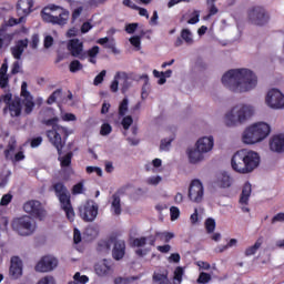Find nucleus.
<instances>
[{"instance_id": "obj_56", "label": "nucleus", "mask_w": 284, "mask_h": 284, "mask_svg": "<svg viewBox=\"0 0 284 284\" xmlns=\"http://www.w3.org/2000/svg\"><path fill=\"white\" fill-rule=\"evenodd\" d=\"M163 179L160 175L151 176L146 180L148 185H159Z\"/></svg>"}, {"instance_id": "obj_13", "label": "nucleus", "mask_w": 284, "mask_h": 284, "mask_svg": "<svg viewBox=\"0 0 284 284\" xmlns=\"http://www.w3.org/2000/svg\"><path fill=\"white\" fill-rule=\"evenodd\" d=\"M23 210L27 212V214H31L34 219H39L40 221L45 219V210H43V206L39 201L33 200L24 203Z\"/></svg>"}, {"instance_id": "obj_39", "label": "nucleus", "mask_w": 284, "mask_h": 284, "mask_svg": "<svg viewBox=\"0 0 284 284\" xmlns=\"http://www.w3.org/2000/svg\"><path fill=\"white\" fill-rule=\"evenodd\" d=\"M145 32H142L141 36H133L129 39L131 45L135 48V50H141V37H143Z\"/></svg>"}, {"instance_id": "obj_23", "label": "nucleus", "mask_w": 284, "mask_h": 284, "mask_svg": "<svg viewBox=\"0 0 284 284\" xmlns=\"http://www.w3.org/2000/svg\"><path fill=\"white\" fill-rule=\"evenodd\" d=\"M34 0H19L17 3V12L19 17H28L32 12Z\"/></svg>"}, {"instance_id": "obj_37", "label": "nucleus", "mask_w": 284, "mask_h": 284, "mask_svg": "<svg viewBox=\"0 0 284 284\" xmlns=\"http://www.w3.org/2000/svg\"><path fill=\"white\" fill-rule=\"evenodd\" d=\"M55 196H60L61 194H68V187L63 182H57L55 184L52 185Z\"/></svg>"}, {"instance_id": "obj_5", "label": "nucleus", "mask_w": 284, "mask_h": 284, "mask_svg": "<svg viewBox=\"0 0 284 284\" xmlns=\"http://www.w3.org/2000/svg\"><path fill=\"white\" fill-rule=\"evenodd\" d=\"M272 128L270 124L265 122H257L244 130L242 141L245 145H254L256 143H261V141H265V139L270 136Z\"/></svg>"}, {"instance_id": "obj_64", "label": "nucleus", "mask_w": 284, "mask_h": 284, "mask_svg": "<svg viewBox=\"0 0 284 284\" xmlns=\"http://www.w3.org/2000/svg\"><path fill=\"white\" fill-rule=\"evenodd\" d=\"M38 284H54V278L53 277H44L41 278Z\"/></svg>"}, {"instance_id": "obj_33", "label": "nucleus", "mask_w": 284, "mask_h": 284, "mask_svg": "<svg viewBox=\"0 0 284 284\" xmlns=\"http://www.w3.org/2000/svg\"><path fill=\"white\" fill-rule=\"evenodd\" d=\"M216 1L217 0H206L209 14L204 18L205 20L210 19V17H214V14H219V8L214 4Z\"/></svg>"}, {"instance_id": "obj_18", "label": "nucleus", "mask_w": 284, "mask_h": 284, "mask_svg": "<svg viewBox=\"0 0 284 284\" xmlns=\"http://www.w3.org/2000/svg\"><path fill=\"white\" fill-rule=\"evenodd\" d=\"M62 210H64L67 219L69 221H74V209L72 207V202L70 201V193H64L58 196Z\"/></svg>"}, {"instance_id": "obj_62", "label": "nucleus", "mask_w": 284, "mask_h": 284, "mask_svg": "<svg viewBox=\"0 0 284 284\" xmlns=\"http://www.w3.org/2000/svg\"><path fill=\"white\" fill-rule=\"evenodd\" d=\"M62 121H75L77 115L74 113H64L61 115Z\"/></svg>"}, {"instance_id": "obj_34", "label": "nucleus", "mask_w": 284, "mask_h": 284, "mask_svg": "<svg viewBox=\"0 0 284 284\" xmlns=\"http://www.w3.org/2000/svg\"><path fill=\"white\" fill-rule=\"evenodd\" d=\"M153 281L159 284H170V280L168 278V271L163 273H154Z\"/></svg>"}, {"instance_id": "obj_27", "label": "nucleus", "mask_w": 284, "mask_h": 284, "mask_svg": "<svg viewBox=\"0 0 284 284\" xmlns=\"http://www.w3.org/2000/svg\"><path fill=\"white\" fill-rule=\"evenodd\" d=\"M68 50L71 52L72 57H81V52H83V42H80L79 39H72L68 43Z\"/></svg>"}, {"instance_id": "obj_54", "label": "nucleus", "mask_w": 284, "mask_h": 284, "mask_svg": "<svg viewBox=\"0 0 284 284\" xmlns=\"http://www.w3.org/2000/svg\"><path fill=\"white\" fill-rule=\"evenodd\" d=\"M172 77V70H166L165 72H162V78L158 81L159 85H164L166 82V79H170Z\"/></svg>"}, {"instance_id": "obj_24", "label": "nucleus", "mask_w": 284, "mask_h": 284, "mask_svg": "<svg viewBox=\"0 0 284 284\" xmlns=\"http://www.w3.org/2000/svg\"><path fill=\"white\" fill-rule=\"evenodd\" d=\"M21 99L16 98L12 100V102L9 105H6L3 109V113L7 114L9 112L10 116H21Z\"/></svg>"}, {"instance_id": "obj_51", "label": "nucleus", "mask_w": 284, "mask_h": 284, "mask_svg": "<svg viewBox=\"0 0 284 284\" xmlns=\"http://www.w3.org/2000/svg\"><path fill=\"white\" fill-rule=\"evenodd\" d=\"M148 243V237H136L135 240H133V245L135 247H145Z\"/></svg>"}, {"instance_id": "obj_26", "label": "nucleus", "mask_w": 284, "mask_h": 284, "mask_svg": "<svg viewBox=\"0 0 284 284\" xmlns=\"http://www.w3.org/2000/svg\"><path fill=\"white\" fill-rule=\"evenodd\" d=\"M26 48H28V39L19 40L14 47L11 48V54L18 61L21 60L23 52H26Z\"/></svg>"}, {"instance_id": "obj_50", "label": "nucleus", "mask_w": 284, "mask_h": 284, "mask_svg": "<svg viewBox=\"0 0 284 284\" xmlns=\"http://www.w3.org/2000/svg\"><path fill=\"white\" fill-rule=\"evenodd\" d=\"M209 281H212V275H210L205 272L200 273V276L197 278V283L205 284Z\"/></svg>"}, {"instance_id": "obj_38", "label": "nucleus", "mask_w": 284, "mask_h": 284, "mask_svg": "<svg viewBox=\"0 0 284 284\" xmlns=\"http://www.w3.org/2000/svg\"><path fill=\"white\" fill-rule=\"evenodd\" d=\"M62 94H63L62 89H58L53 91L52 94L47 100L48 105H52V103H57V99H61Z\"/></svg>"}, {"instance_id": "obj_40", "label": "nucleus", "mask_w": 284, "mask_h": 284, "mask_svg": "<svg viewBox=\"0 0 284 284\" xmlns=\"http://www.w3.org/2000/svg\"><path fill=\"white\" fill-rule=\"evenodd\" d=\"M108 48L113 54H115V57L121 54V50L116 48V42L113 40V38L108 39Z\"/></svg>"}, {"instance_id": "obj_30", "label": "nucleus", "mask_w": 284, "mask_h": 284, "mask_svg": "<svg viewBox=\"0 0 284 284\" xmlns=\"http://www.w3.org/2000/svg\"><path fill=\"white\" fill-rule=\"evenodd\" d=\"M250 196H252V184L245 183L240 197V205H247Z\"/></svg>"}, {"instance_id": "obj_42", "label": "nucleus", "mask_w": 284, "mask_h": 284, "mask_svg": "<svg viewBox=\"0 0 284 284\" xmlns=\"http://www.w3.org/2000/svg\"><path fill=\"white\" fill-rule=\"evenodd\" d=\"M73 281H75L77 284H85L88 283V281H90V277H88L87 275H81L80 272H77L73 275Z\"/></svg>"}, {"instance_id": "obj_36", "label": "nucleus", "mask_w": 284, "mask_h": 284, "mask_svg": "<svg viewBox=\"0 0 284 284\" xmlns=\"http://www.w3.org/2000/svg\"><path fill=\"white\" fill-rule=\"evenodd\" d=\"M84 236L92 241L99 236V229L97 226H88L84 231Z\"/></svg>"}, {"instance_id": "obj_15", "label": "nucleus", "mask_w": 284, "mask_h": 284, "mask_svg": "<svg viewBox=\"0 0 284 284\" xmlns=\"http://www.w3.org/2000/svg\"><path fill=\"white\" fill-rule=\"evenodd\" d=\"M21 97H23L22 105H24V113L32 114V110H34V98L28 91V82H22L21 84Z\"/></svg>"}, {"instance_id": "obj_47", "label": "nucleus", "mask_w": 284, "mask_h": 284, "mask_svg": "<svg viewBox=\"0 0 284 284\" xmlns=\"http://www.w3.org/2000/svg\"><path fill=\"white\" fill-rule=\"evenodd\" d=\"M132 136H128L126 141L131 145H139V139L136 138V128H132Z\"/></svg>"}, {"instance_id": "obj_12", "label": "nucleus", "mask_w": 284, "mask_h": 284, "mask_svg": "<svg viewBox=\"0 0 284 284\" xmlns=\"http://www.w3.org/2000/svg\"><path fill=\"white\" fill-rule=\"evenodd\" d=\"M266 104L273 110H283L284 94L278 89H272L267 92L265 98Z\"/></svg>"}, {"instance_id": "obj_29", "label": "nucleus", "mask_w": 284, "mask_h": 284, "mask_svg": "<svg viewBox=\"0 0 284 284\" xmlns=\"http://www.w3.org/2000/svg\"><path fill=\"white\" fill-rule=\"evenodd\" d=\"M94 272L97 276H100V277L108 276V260L103 258L102 261L95 263Z\"/></svg>"}, {"instance_id": "obj_63", "label": "nucleus", "mask_w": 284, "mask_h": 284, "mask_svg": "<svg viewBox=\"0 0 284 284\" xmlns=\"http://www.w3.org/2000/svg\"><path fill=\"white\" fill-rule=\"evenodd\" d=\"M20 70H21V63L19 61L13 62L11 74H19Z\"/></svg>"}, {"instance_id": "obj_6", "label": "nucleus", "mask_w": 284, "mask_h": 284, "mask_svg": "<svg viewBox=\"0 0 284 284\" xmlns=\"http://www.w3.org/2000/svg\"><path fill=\"white\" fill-rule=\"evenodd\" d=\"M41 17L42 20L45 21V23H52V26L63 27L68 23V20L70 19V11L52 4L51 7H45L42 9Z\"/></svg>"}, {"instance_id": "obj_31", "label": "nucleus", "mask_w": 284, "mask_h": 284, "mask_svg": "<svg viewBox=\"0 0 284 284\" xmlns=\"http://www.w3.org/2000/svg\"><path fill=\"white\" fill-rule=\"evenodd\" d=\"M219 187H231L232 178L227 173H222L217 179Z\"/></svg>"}, {"instance_id": "obj_57", "label": "nucleus", "mask_w": 284, "mask_h": 284, "mask_svg": "<svg viewBox=\"0 0 284 284\" xmlns=\"http://www.w3.org/2000/svg\"><path fill=\"white\" fill-rule=\"evenodd\" d=\"M11 202H12V194L8 193L2 196L0 201V205L2 206L10 205Z\"/></svg>"}, {"instance_id": "obj_52", "label": "nucleus", "mask_w": 284, "mask_h": 284, "mask_svg": "<svg viewBox=\"0 0 284 284\" xmlns=\"http://www.w3.org/2000/svg\"><path fill=\"white\" fill-rule=\"evenodd\" d=\"M105 74L106 71L102 70L95 78L93 81V85H101V83H103V79H105Z\"/></svg>"}, {"instance_id": "obj_58", "label": "nucleus", "mask_w": 284, "mask_h": 284, "mask_svg": "<svg viewBox=\"0 0 284 284\" xmlns=\"http://www.w3.org/2000/svg\"><path fill=\"white\" fill-rule=\"evenodd\" d=\"M133 122H134V120L130 115L123 118L122 125H123L124 130H130V125H132Z\"/></svg>"}, {"instance_id": "obj_2", "label": "nucleus", "mask_w": 284, "mask_h": 284, "mask_svg": "<svg viewBox=\"0 0 284 284\" xmlns=\"http://www.w3.org/2000/svg\"><path fill=\"white\" fill-rule=\"evenodd\" d=\"M45 125L51 126L52 130L47 131V136L50 141V143L53 144V146L57 149L58 152V161H60L61 168H70L72 165V156H74V153L70 151L64 156H61L63 154V148H65V141H68V136L70 134H73V130H69L65 126H61L59 124V118H52L47 120Z\"/></svg>"}, {"instance_id": "obj_3", "label": "nucleus", "mask_w": 284, "mask_h": 284, "mask_svg": "<svg viewBox=\"0 0 284 284\" xmlns=\"http://www.w3.org/2000/svg\"><path fill=\"white\" fill-rule=\"evenodd\" d=\"M260 164L261 155L247 149L237 151L231 160L232 169L239 172V174H250L254 172Z\"/></svg>"}, {"instance_id": "obj_43", "label": "nucleus", "mask_w": 284, "mask_h": 284, "mask_svg": "<svg viewBox=\"0 0 284 284\" xmlns=\"http://www.w3.org/2000/svg\"><path fill=\"white\" fill-rule=\"evenodd\" d=\"M69 70L70 72H73V73L79 72V70H83V64H81L79 60H73L69 65Z\"/></svg>"}, {"instance_id": "obj_10", "label": "nucleus", "mask_w": 284, "mask_h": 284, "mask_svg": "<svg viewBox=\"0 0 284 284\" xmlns=\"http://www.w3.org/2000/svg\"><path fill=\"white\" fill-rule=\"evenodd\" d=\"M205 196V189L203 183L199 180H193L189 186L187 197L192 203H202Z\"/></svg>"}, {"instance_id": "obj_48", "label": "nucleus", "mask_w": 284, "mask_h": 284, "mask_svg": "<svg viewBox=\"0 0 284 284\" xmlns=\"http://www.w3.org/2000/svg\"><path fill=\"white\" fill-rule=\"evenodd\" d=\"M19 23H26V17L20 16L19 19L17 18H10L8 20V26H10L12 28V26H19Z\"/></svg>"}, {"instance_id": "obj_20", "label": "nucleus", "mask_w": 284, "mask_h": 284, "mask_svg": "<svg viewBox=\"0 0 284 284\" xmlns=\"http://www.w3.org/2000/svg\"><path fill=\"white\" fill-rule=\"evenodd\" d=\"M195 146L204 154H207V152H212V150L214 149V136L210 135L199 139Z\"/></svg>"}, {"instance_id": "obj_45", "label": "nucleus", "mask_w": 284, "mask_h": 284, "mask_svg": "<svg viewBox=\"0 0 284 284\" xmlns=\"http://www.w3.org/2000/svg\"><path fill=\"white\" fill-rule=\"evenodd\" d=\"M172 139H163L160 144L161 152H168L172 145Z\"/></svg>"}, {"instance_id": "obj_9", "label": "nucleus", "mask_w": 284, "mask_h": 284, "mask_svg": "<svg viewBox=\"0 0 284 284\" xmlns=\"http://www.w3.org/2000/svg\"><path fill=\"white\" fill-rule=\"evenodd\" d=\"M79 214L85 223H92L99 215V205H97L94 201L89 200L84 205L79 207Z\"/></svg>"}, {"instance_id": "obj_21", "label": "nucleus", "mask_w": 284, "mask_h": 284, "mask_svg": "<svg viewBox=\"0 0 284 284\" xmlns=\"http://www.w3.org/2000/svg\"><path fill=\"white\" fill-rule=\"evenodd\" d=\"M111 216L119 219L123 214V206H121V194L114 193L111 196V206H110Z\"/></svg>"}, {"instance_id": "obj_17", "label": "nucleus", "mask_w": 284, "mask_h": 284, "mask_svg": "<svg viewBox=\"0 0 284 284\" xmlns=\"http://www.w3.org/2000/svg\"><path fill=\"white\" fill-rule=\"evenodd\" d=\"M59 265V260L54 256L47 255L36 265V272H52Z\"/></svg>"}, {"instance_id": "obj_19", "label": "nucleus", "mask_w": 284, "mask_h": 284, "mask_svg": "<svg viewBox=\"0 0 284 284\" xmlns=\"http://www.w3.org/2000/svg\"><path fill=\"white\" fill-rule=\"evenodd\" d=\"M271 152L276 154H283L284 152V134H275L270 139L268 142Z\"/></svg>"}, {"instance_id": "obj_1", "label": "nucleus", "mask_w": 284, "mask_h": 284, "mask_svg": "<svg viewBox=\"0 0 284 284\" xmlns=\"http://www.w3.org/2000/svg\"><path fill=\"white\" fill-rule=\"evenodd\" d=\"M222 85L235 94H245L256 90L258 77L247 68L231 69L223 74Z\"/></svg>"}, {"instance_id": "obj_22", "label": "nucleus", "mask_w": 284, "mask_h": 284, "mask_svg": "<svg viewBox=\"0 0 284 284\" xmlns=\"http://www.w3.org/2000/svg\"><path fill=\"white\" fill-rule=\"evenodd\" d=\"M183 43H186V45H192L194 43V34H192V31L190 29H182L180 37L175 40V48H181Z\"/></svg>"}, {"instance_id": "obj_53", "label": "nucleus", "mask_w": 284, "mask_h": 284, "mask_svg": "<svg viewBox=\"0 0 284 284\" xmlns=\"http://www.w3.org/2000/svg\"><path fill=\"white\" fill-rule=\"evenodd\" d=\"M158 236H160V239L164 240L165 243H170V241H172V239H174V233L162 232V233H158Z\"/></svg>"}, {"instance_id": "obj_46", "label": "nucleus", "mask_w": 284, "mask_h": 284, "mask_svg": "<svg viewBox=\"0 0 284 284\" xmlns=\"http://www.w3.org/2000/svg\"><path fill=\"white\" fill-rule=\"evenodd\" d=\"M128 103H129L128 98H124L119 108L120 116H125V114L128 112Z\"/></svg>"}, {"instance_id": "obj_7", "label": "nucleus", "mask_w": 284, "mask_h": 284, "mask_svg": "<svg viewBox=\"0 0 284 284\" xmlns=\"http://www.w3.org/2000/svg\"><path fill=\"white\" fill-rule=\"evenodd\" d=\"M12 230L18 232L20 236H32L37 230V222L32 217L24 215L22 217H17L12 222Z\"/></svg>"}, {"instance_id": "obj_41", "label": "nucleus", "mask_w": 284, "mask_h": 284, "mask_svg": "<svg viewBox=\"0 0 284 284\" xmlns=\"http://www.w3.org/2000/svg\"><path fill=\"white\" fill-rule=\"evenodd\" d=\"M173 281H174V284H180L181 281H183V268L181 266H178L175 268Z\"/></svg>"}, {"instance_id": "obj_32", "label": "nucleus", "mask_w": 284, "mask_h": 284, "mask_svg": "<svg viewBox=\"0 0 284 284\" xmlns=\"http://www.w3.org/2000/svg\"><path fill=\"white\" fill-rule=\"evenodd\" d=\"M261 245H263V237H260L253 246L245 250V256H254V254H256L261 248Z\"/></svg>"}, {"instance_id": "obj_14", "label": "nucleus", "mask_w": 284, "mask_h": 284, "mask_svg": "<svg viewBox=\"0 0 284 284\" xmlns=\"http://www.w3.org/2000/svg\"><path fill=\"white\" fill-rule=\"evenodd\" d=\"M122 82L121 92L125 94L130 89V81L128 80V73L125 72H116L114 79L110 85L111 92H119V83Z\"/></svg>"}, {"instance_id": "obj_59", "label": "nucleus", "mask_w": 284, "mask_h": 284, "mask_svg": "<svg viewBox=\"0 0 284 284\" xmlns=\"http://www.w3.org/2000/svg\"><path fill=\"white\" fill-rule=\"evenodd\" d=\"M272 225H276V223H284V213H277L271 220Z\"/></svg>"}, {"instance_id": "obj_61", "label": "nucleus", "mask_w": 284, "mask_h": 284, "mask_svg": "<svg viewBox=\"0 0 284 284\" xmlns=\"http://www.w3.org/2000/svg\"><path fill=\"white\" fill-rule=\"evenodd\" d=\"M0 100L2 101V103H6V105H10V103H12V93H6L0 97Z\"/></svg>"}, {"instance_id": "obj_11", "label": "nucleus", "mask_w": 284, "mask_h": 284, "mask_svg": "<svg viewBox=\"0 0 284 284\" xmlns=\"http://www.w3.org/2000/svg\"><path fill=\"white\" fill-rule=\"evenodd\" d=\"M119 234L113 233L110 235L109 241L113 243L112 248V258L114 261H123V257L125 256V241L119 240Z\"/></svg>"}, {"instance_id": "obj_4", "label": "nucleus", "mask_w": 284, "mask_h": 284, "mask_svg": "<svg viewBox=\"0 0 284 284\" xmlns=\"http://www.w3.org/2000/svg\"><path fill=\"white\" fill-rule=\"evenodd\" d=\"M255 112L256 109L252 104H235L224 114L225 126L239 128V125H245L254 116Z\"/></svg>"}, {"instance_id": "obj_44", "label": "nucleus", "mask_w": 284, "mask_h": 284, "mask_svg": "<svg viewBox=\"0 0 284 284\" xmlns=\"http://www.w3.org/2000/svg\"><path fill=\"white\" fill-rule=\"evenodd\" d=\"M205 227H206V231L209 232V234H212V232H214V230H216V221H214V219H212V217H209L205 221Z\"/></svg>"}, {"instance_id": "obj_25", "label": "nucleus", "mask_w": 284, "mask_h": 284, "mask_svg": "<svg viewBox=\"0 0 284 284\" xmlns=\"http://www.w3.org/2000/svg\"><path fill=\"white\" fill-rule=\"evenodd\" d=\"M189 162L192 164L201 163L205 159V153L195 145L186 150Z\"/></svg>"}, {"instance_id": "obj_49", "label": "nucleus", "mask_w": 284, "mask_h": 284, "mask_svg": "<svg viewBox=\"0 0 284 284\" xmlns=\"http://www.w3.org/2000/svg\"><path fill=\"white\" fill-rule=\"evenodd\" d=\"M87 174H98V176H103V170L99 166H87Z\"/></svg>"}, {"instance_id": "obj_55", "label": "nucleus", "mask_w": 284, "mask_h": 284, "mask_svg": "<svg viewBox=\"0 0 284 284\" xmlns=\"http://www.w3.org/2000/svg\"><path fill=\"white\" fill-rule=\"evenodd\" d=\"M170 214H171V221H176L179 216H181V211L176 206H172L170 209Z\"/></svg>"}, {"instance_id": "obj_8", "label": "nucleus", "mask_w": 284, "mask_h": 284, "mask_svg": "<svg viewBox=\"0 0 284 284\" xmlns=\"http://www.w3.org/2000/svg\"><path fill=\"white\" fill-rule=\"evenodd\" d=\"M247 19L253 26H265L270 21V14L263 7H252L247 10Z\"/></svg>"}, {"instance_id": "obj_35", "label": "nucleus", "mask_w": 284, "mask_h": 284, "mask_svg": "<svg viewBox=\"0 0 284 284\" xmlns=\"http://www.w3.org/2000/svg\"><path fill=\"white\" fill-rule=\"evenodd\" d=\"M97 253L99 256H105L108 254V240H100L98 242Z\"/></svg>"}, {"instance_id": "obj_28", "label": "nucleus", "mask_w": 284, "mask_h": 284, "mask_svg": "<svg viewBox=\"0 0 284 284\" xmlns=\"http://www.w3.org/2000/svg\"><path fill=\"white\" fill-rule=\"evenodd\" d=\"M14 40V33H8L4 30H0V50L10 48V44Z\"/></svg>"}, {"instance_id": "obj_60", "label": "nucleus", "mask_w": 284, "mask_h": 284, "mask_svg": "<svg viewBox=\"0 0 284 284\" xmlns=\"http://www.w3.org/2000/svg\"><path fill=\"white\" fill-rule=\"evenodd\" d=\"M72 194H83V182H79L72 187Z\"/></svg>"}, {"instance_id": "obj_16", "label": "nucleus", "mask_w": 284, "mask_h": 284, "mask_svg": "<svg viewBox=\"0 0 284 284\" xmlns=\"http://www.w3.org/2000/svg\"><path fill=\"white\" fill-rule=\"evenodd\" d=\"M9 276L12 281L23 276V262L19 256H12L10 261Z\"/></svg>"}]
</instances>
